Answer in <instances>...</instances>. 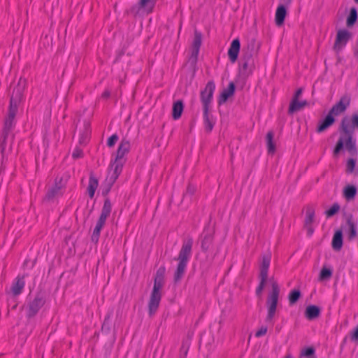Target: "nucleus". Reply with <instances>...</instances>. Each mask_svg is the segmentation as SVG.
I'll return each instance as SVG.
<instances>
[{
  "mask_svg": "<svg viewBox=\"0 0 358 358\" xmlns=\"http://www.w3.org/2000/svg\"><path fill=\"white\" fill-rule=\"evenodd\" d=\"M62 186L56 183L52 187H51L47 192L45 199L51 201L55 198L62 195Z\"/></svg>",
  "mask_w": 358,
  "mask_h": 358,
  "instance_id": "29",
  "label": "nucleus"
},
{
  "mask_svg": "<svg viewBox=\"0 0 358 358\" xmlns=\"http://www.w3.org/2000/svg\"><path fill=\"white\" fill-rule=\"evenodd\" d=\"M259 45L257 43L255 39L249 41L245 46L242 49L241 60H245L250 62H255V56L257 54Z\"/></svg>",
  "mask_w": 358,
  "mask_h": 358,
  "instance_id": "9",
  "label": "nucleus"
},
{
  "mask_svg": "<svg viewBox=\"0 0 358 358\" xmlns=\"http://www.w3.org/2000/svg\"><path fill=\"white\" fill-rule=\"evenodd\" d=\"M308 105L307 101H299V100H292L289 109L288 113L293 114L295 112L301 110L303 107Z\"/></svg>",
  "mask_w": 358,
  "mask_h": 358,
  "instance_id": "27",
  "label": "nucleus"
},
{
  "mask_svg": "<svg viewBox=\"0 0 358 358\" xmlns=\"http://www.w3.org/2000/svg\"><path fill=\"white\" fill-rule=\"evenodd\" d=\"M112 209V205L108 198H106L104 201L101 213L98 220V222L105 224L107 217L110 215Z\"/></svg>",
  "mask_w": 358,
  "mask_h": 358,
  "instance_id": "22",
  "label": "nucleus"
},
{
  "mask_svg": "<svg viewBox=\"0 0 358 358\" xmlns=\"http://www.w3.org/2000/svg\"><path fill=\"white\" fill-rule=\"evenodd\" d=\"M308 230V234L309 236H311L313 233V229L311 227V225H309L308 227H305Z\"/></svg>",
  "mask_w": 358,
  "mask_h": 358,
  "instance_id": "50",
  "label": "nucleus"
},
{
  "mask_svg": "<svg viewBox=\"0 0 358 358\" xmlns=\"http://www.w3.org/2000/svg\"><path fill=\"white\" fill-rule=\"evenodd\" d=\"M301 296V293L299 289L292 290L288 295L289 305L292 306L295 304L299 301Z\"/></svg>",
  "mask_w": 358,
  "mask_h": 358,
  "instance_id": "37",
  "label": "nucleus"
},
{
  "mask_svg": "<svg viewBox=\"0 0 358 358\" xmlns=\"http://www.w3.org/2000/svg\"><path fill=\"white\" fill-rule=\"evenodd\" d=\"M335 122V118L331 115L329 113L327 114V115L321 120L318 126L317 127V133H322L326 129H327L329 127H331L334 123Z\"/></svg>",
  "mask_w": 358,
  "mask_h": 358,
  "instance_id": "21",
  "label": "nucleus"
},
{
  "mask_svg": "<svg viewBox=\"0 0 358 358\" xmlns=\"http://www.w3.org/2000/svg\"><path fill=\"white\" fill-rule=\"evenodd\" d=\"M352 36V34L347 29H341L338 30L334 45V50L337 52H340L351 39Z\"/></svg>",
  "mask_w": 358,
  "mask_h": 358,
  "instance_id": "13",
  "label": "nucleus"
},
{
  "mask_svg": "<svg viewBox=\"0 0 358 358\" xmlns=\"http://www.w3.org/2000/svg\"><path fill=\"white\" fill-rule=\"evenodd\" d=\"M236 87L233 82L229 83L228 87L223 90L218 98V105L224 103L227 99L231 96L235 92Z\"/></svg>",
  "mask_w": 358,
  "mask_h": 358,
  "instance_id": "19",
  "label": "nucleus"
},
{
  "mask_svg": "<svg viewBox=\"0 0 358 358\" xmlns=\"http://www.w3.org/2000/svg\"><path fill=\"white\" fill-rule=\"evenodd\" d=\"M287 15V6L284 5H279L275 12V24L278 26L283 24L285 17Z\"/></svg>",
  "mask_w": 358,
  "mask_h": 358,
  "instance_id": "26",
  "label": "nucleus"
},
{
  "mask_svg": "<svg viewBox=\"0 0 358 358\" xmlns=\"http://www.w3.org/2000/svg\"><path fill=\"white\" fill-rule=\"evenodd\" d=\"M271 255L267 254L262 256V262L260 266L259 278L260 282L256 289V294L258 296L262 295L268 278V271L270 266Z\"/></svg>",
  "mask_w": 358,
  "mask_h": 358,
  "instance_id": "7",
  "label": "nucleus"
},
{
  "mask_svg": "<svg viewBox=\"0 0 358 358\" xmlns=\"http://www.w3.org/2000/svg\"><path fill=\"white\" fill-rule=\"evenodd\" d=\"M99 182L97 178H95L92 174H91L89 178V184L87 187L88 195L91 199L94 197Z\"/></svg>",
  "mask_w": 358,
  "mask_h": 358,
  "instance_id": "30",
  "label": "nucleus"
},
{
  "mask_svg": "<svg viewBox=\"0 0 358 358\" xmlns=\"http://www.w3.org/2000/svg\"><path fill=\"white\" fill-rule=\"evenodd\" d=\"M214 231L208 227H205L202 234L200 236L201 248L202 252H206L210 250L213 245Z\"/></svg>",
  "mask_w": 358,
  "mask_h": 358,
  "instance_id": "14",
  "label": "nucleus"
},
{
  "mask_svg": "<svg viewBox=\"0 0 358 358\" xmlns=\"http://www.w3.org/2000/svg\"><path fill=\"white\" fill-rule=\"evenodd\" d=\"M356 3H358V0H354Z\"/></svg>",
  "mask_w": 358,
  "mask_h": 358,
  "instance_id": "54",
  "label": "nucleus"
},
{
  "mask_svg": "<svg viewBox=\"0 0 358 358\" xmlns=\"http://www.w3.org/2000/svg\"><path fill=\"white\" fill-rule=\"evenodd\" d=\"M358 18L357 10L355 7L350 8V13L347 17L346 26L350 28L355 25Z\"/></svg>",
  "mask_w": 358,
  "mask_h": 358,
  "instance_id": "33",
  "label": "nucleus"
},
{
  "mask_svg": "<svg viewBox=\"0 0 358 358\" xmlns=\"http://www.w3.org/2000/svg\"><path fill=\"white\" fill-rule=\"evenodd\" d=\"M284 358H292V356L290 354H287Z\"/></svg>",
  "mask_w": 358,
  "mask_h": 358,
  "instance_id": "52",
  "label": "nucleus"
},
{
  "mask_svg": "<svg viewBox=\"0 0 358 358\" xmlns=\"http://www.w3.org/2000/svg\"><path fill=\"white\" fill-rule=\"evenodd\" d=\"M118 139H119V137L116 134L112 135L110 137L108 138V139L107 141V145L110 148L114 146L115 144L118 141Z\"/></svg>",
  "mask_w": 358,
  "mask_h": 358,
  "instance_id": "44",
  "label": "nucleus"
},
{
  "mask_svg": "<svg viewBox=\"0 0 358 358\" xmlns=\"http://www.w3.org/2000/svg\"><path fill=\"white\" fill-rule=\"evenodd\" d=\"M165 267L161 266L156 272L153 288L148 301V313L152 316L157 312L162 299L160 289L164 285Z\"/></svg>",
  "mask_w": 358,
  "mask_h": 358,
  "instance_id": "4",
  "label": "nucleus"
},
{
  "mask_svg": "<svg viewBox=\"0 0 358 358\" xmlns=\"http://www.w3.org/2000/svg\"><path fill=\"white\" fill-rule=\"evenodd\" d=\"M195 192V187L192 185H189L187 188L186 193L185 194V197H187L188 196H191L194 194Z\"/></svg>",
  "mask_w": 358,
  "mask_h": 358,
  "instance_id": "47",
  "label": "nucleus"
},
{
  "mask_svg": "<svg viewBox=\"0 0 358 358\" xmlns=\"http://www.w3.org/2000/svg\"><path fill=\"white\" fill-rule=\"evenodd\" d=\"M259 358H262V357H259Z\"/></svg>",
  "mask_w": 358,
  "mask_h": 358,
  "instance_id": "55",
  "label": "nucleus"
},
{
  "mask_svg": "<svg viewBox=\"0 0 358 358\" xmlns=\"http://www.w3.org/2000/svg\"><path fill=\"white\" fill-rule=\"evenodd\" d=\"M315 349L313 346L305 348L300 352V357H310L315 355Z\"/></svg>",
  "mask_w": 358,
  "mask_h": 358,
  "instance_id": "40",
  "label": "nucleus"
},
{
  "mask_svg": "<svg viewBox=\"0 0 358 358\" xmlns=\"http://www.w3.org/2000/svg\"><path fill=\"white\" fill-rule=\"evenodd\" d=\"M24 275H18L15 278L10 287V292L14 296L20 295L25 285Z\"/></svg>",
  "mask_w": 358,
  "mask_h": 358,
  "instance_id": "17",
  "label": "nucleus"
},
{
  "mask_svg": "<svg viewBox=\"0 0 358 358\" xmlns=\"http://www.w3.org/2000/svg\"><path fill=\"white\" fill-rule=\"evenodd\" d=\"M110 92H109V91H108V90H106V91H104V92H103V93L102 94V96H103V98L107 99V98H108V97L110 96Z\"/></svg>",
  "mask_w": 358,
  "mask_h": 358,
  "instance_id": "51",
  "label": "nucleus"
},
{
  "mask_svg": "<svg viewBox=\"0 0 358 358\" xmlns=\"http://www.w3.org/2000/svg\"><path fill=\"white\" fill-rule=\"evenodd\" d=\"M193 243V239L190 236L185 238L182 241V247L179 251L177 258H176L178 262V264L173 276L175 282L180 281L184 276L187 263L192 256Z\"/></svg>",
  "mask_w": 358,
  "mask_h": 358,
  "instance_id": "3",
  "label": "nucleus"
},
{
  "mask_svg": "<svg viewBox=\"0 0 358 358\" xmlns=\"http://www.w3.org/2000/svg\"><path fill=\"white\" fill-rule=\"evenodd\" d=\"M280 4L284 5V6H288L291 4L292 0H280Z\"/></svg>",
  "mask_w": 358,
  "mask_h": 358,
  "instance_id": "49",
  "label": "nucleus"
},
{
  "mask_svg": "<svg viewBox=\"0 0 358 358\" xmlns=\"http://www.w3.org/2000/svg\"><path fill=\"white\" fill-rule=\"evenodd\" d=\"M184 105L182 100H178L173 103L172 108V117L174 120L179 119L182 113Z\"/></svg>",
  "mask_w": 358,
  "mask_h": 358,
  "instance_id": "28",
  "label": "nucleus"
},
{
  "mask_svg": "<svg viewBox=\"0 0 358 358\" xmlns=\"http://www.w3.org/2000/svg\"><path fill=\"white\" fill-rule=\"evenodd\" d=\"M346 340H347V337H345V338L343 339V343H345V342H346Z\"/></svg>",
  "mask_w": 358,
  "mask_h": 358,
  "instance_id": "53",
  "label": "nucleus"
},
{
  "mask_svg": "<svg viewBox=\"0 0 358 358\" xmlns=\"http://www.w3.org/2000/svg\"><path fill=\"white\" fill-rule=\"evenodd\" d=\"M120 165L116 166L115 169H109L108 172V176L105 179L103 186H102V195L106 196L110 191V189L113 184L115 182L116 180L119 177L120 173Z\"/></svg>",
  "mask_w": 358,
  "mask_h": 358,
  "instance_id": "10",
  "label": "nucleus"
},
{
  "mask_svg": "<svg viewBox=\"0 0 358 358\" xmlns=\"http://www.w3.org/2000/svg\"><path fill=\"white\" fill-rule=\"evenodd\" d=\"M315 220V208L312 206H307L306 208V217L304 227L311 225Z\"/></svg>",
  "mask_w": 358,
  "mask_h": 358,
  "instance_id": "31",
  "label": "nucleus"
},
{
  "mask_svg": "<svg viewBox=\"0 0 358 358\" xmlns=\"http://www.w3.org/2000/svg\"><path fill=\"white\" fill-rule=\"evenodd\" d=\"M73 159H78L83 157V150L78 148H75L72 153Z\"/></svg>",
  "mask_w": 358,
  "mask_h": 358,
  "instance_id": "45",
  "label": "nucleus"
},
{
  "mask_svg": "<svg viewBox=\"0 0 358 358\" xmlns=\"http://www.w3.org/2000/svg\"><path fill=\"white\" fill-rule=\"evenodd\" d=\"M90 134V124L87 122L84 123V131L81 134L80 139H79V143L80 144H85Z\"/></svg>",
  "mask_w": 358,
  "mask_h": 358,
  "instance_id": "39",
  "label": "nucleus"
},
{
  "mask_svg": "<svg viewBox=\"0 0 358 358\" xmlns=\"http://www.w3.org/2000/svg\"><path fill=\"white\" fill-rule=\"evenodd\" d=\"M266 145L268 153H274L275 151V145L273 142V132L270 131L267 133L266 136Z\"/></svg>",
  "mask_w": 358,
  "mask_h": 358,
  "instance_id": "36",
  "label": "nucleus"
},
{
  "mask_svg": "<svg viewBox=\"0 0 358 358\" xmlns=\"http://www.w3.org/2000/svg\"><path fill=\"white\" fill-rule=\"evenodd\" d=\"M302 92H303V89H302V88H299V89H298V90L296 91V92H295V94H294V97H293L292 100H299V96L301 95Z\"/></svg>",
  "mask_w": 358,
  "mask_h": 358,
  "instance_id": "48",
  "label": "nucleus"
},
{
  "mask_svg": "<svg viewBox=\"0 0 358 358\" xmlns=\"http://www.w3.org/2000/svg\"><path fill=\"white\" fill-rule=\"evenodd\" d=\"M255 66V62L241 60V73L245 76H248L252 73Z\"/></svg>",
  "mask_w": 358,
  "mask_h": 358,
  "instance_id": "32",
  "label": "nucleus"
},
{
  "mask_svg": "<svg viewBox=\"0 0 358 358\" xmlns=\"http://www.w3.org/2000/svg\"><path fill=\"white\" fill-rule=\"evenodd\" d=\"M45 302V300L41 294H36L34 299L28 303L27 308V317L31 318L34 317L43 306Z\"/></svg>",
  "mask_w": 358,
  "mask_h": 358,
  "instance_id": "12",
  "label": "nucleus"
},
{
  "mask_svg": "<svg viewBox=\"0 0 358 358\" xmlns=\"http://www.w3.org/2000/svg\"><path fill=\"white\" fill-rule=\"evenodd\" d=\"M157 0H138V4L133 6L129 12L136 15L141 10L147 14L152 13Z\"/></svg>",
  "mask_w": 358,
  "mask_h": 358,
  "instance_id": "11",
  "label": "nucleus"
},
{
  "mask_svg": "<svg viewBox=\"0 0 358 358\" xmlns=\"http://www.w3.org/2000/svg\"><path fill=\"white\" fill-rule=\"evenodd\" d=\"M321 313L320 308L315 305H310L306 307L305 311V317L308 320H313L317 318Z\"/></svg>",
  "mask_w": 358,
  "mask_h": 358,
  "instance_id": "25",
  "label": "nucleus"
},
{
  "mask_svg": "<svg viewBox=\"0 0 358 358\" xmlns=\"http://www.w3.org/2000/svg\"><path fill=\"white\" fill-rule=\"evenodd\" d=\"M332 275V271L330 268H322L320 273V280H325L330 278Z\"/></svg>",
  "mask_w": 358,
  "mask_h": 358,
  "instance_id": "42",
  "label": "nucleus"
},
{
  "mask_svg": "<svg viewBox=\"0 0 358 358\" xmlns=\"http://www.w3.org/2000/svg\"><path fill=\"white\" fill-rule=\"evenodd\" d=\"M215 90V84L213 80H210L207 83L205 88L201 91L200 99L203 106V110H210V104L213 101Z\"/></svg>",
  "mask_w": 358,
  "mask_h": 358,
  "instance_id": "8",
  "label": "nucleus"
},
{
  "mask_svg": "<svg viewBox=\"0 0 358 358\" xmlns=\"http://www.w3.org/2000/svg\"><path fill=\"white\" fill-rule=\"evenodd\" d=\"M267 332V327H262L256 333L255 336L256 337H261L262 336H264Z\"/></svg>",
  "mask_w": 358,
  "mask_h": 358,
  "instance_id": "46",
  "label": "nucleus"
},
{
  "mask_svg": "<svg viewBox=\"0 0 358 358\" xmlns=\"http://www.w3.org/2000/svg\"><path fill=\"white\" fill-rule=\"evenodd\" d=\"M355 164L356 162L354 159H349L347 162L346 171L350 173H352L355 167Z\"/></svg>",
  "mask_w": 358,
  "mask_h": 358,
  "instance_id": "43",
  "label": "nucleus"
},
{
  "mask_svg": "<svg viewBox=\"0 0 358 358\" xmlns=\"http://www.w3.org/2000/svg\"><path fill=\"white\" fill-rule=\"evenodd\" d=\"M104 226L103 224H101L100 222H96V224L95 226V228L94 229L91 239L92 241L96 243L99 241L100 232L103 227Z\"/></svg>",
  "mask_w": 358,
  "mask_h": 358,
  "instance_id": "38",
  "label": "nucleus"
},
{
  "mask_svg": "<svg viewBox=\"0 0 358 358\" xmlns=\"http://www.w3.org/2000/svg\"><path fill=\"white\" fill-rule=\"evenodd\" d=\"M191 340L192 336L190 335H187V338L182 341L180 348V358L186 357L191 345Z\"/></svg>",
  "mask_w": 358,
  "mask_h": 358,
  "instance_id": "35",
  "label": "nucleus"
},
{
  "mask_svg": "<svg viewBox=\"0 0 358 358\" xmlns=\"http://www.w3.org/2000/svg\"><path fill=\"white\" fill-rule=\"evenodd\" d=\"M201 43L202 34L201 32L195 29L194 32V40L192 45V54L189 57V62L192 64H195L197 62Z\"/></svg>",
  "mask_w": 358,
  "mask_h": 358,
  "instance_id": "16",
  "label": "nucleus"
},
{
  "mask_svg": "<svg viewBox=\"0 0 358 358\" xmlns=\"http://www.w3.org/2000/svg\"><path fill=\"white\" fill-rule=\"evenodd\" d=\"M130 150V142L126 138L122 139L116 152V156L113 161L110 162V169H115L116 166L120 165V173L122 171L124 160L123 157L129 152Z\"/></svg>",
  "mask_w": 358,
  "mask_h": 358,
  "instance_id": "6",
  "label": "nucleus"
},
{
  "mask_svg": "<svg viewBox=\"0 0 358 358\" xmlns=\"http://www.w3.org/2000/svg\"><path fill=\"white\" fill-rule=\"evenodd\" d=\"M340 210V205L338 203H334L331 207L325 212L327 217H331L336 214Z\"/></svg>",
  "mask_w": 358,
  "mask_h": 358,
  "instance_id": "41",
  "label": "nucleus"
},
{
  "mask_svg": "<svg viewBox=\"0 0 358 358\" xmlns=\"http://www.w3.org/2000/svg\"><path fill=\"white\" fill-rule=\"evenodd\" d=\"M203 113L205 131L207 133H210L215 126V120L213 116L210 114V110H203Z\"/></svg>",
  "mask_w": 358,
  "mask_h": 358,
  "instance_id": "20",
  "label": "nucleus"
},
{
  "mask_svg": "<svg viewBox=\"0 0 358 358\" xmlns=\"http://www.w3.org/2000/svg\"><path fill=\"white\" fill-rule=\"evenodd\" d=\"M27 85V80L20 78L17 84L13 90L10 98V103L8 108V113L4 122L3 129L2 132V141L0 145V149L3 153L6 148V141L9 133L12 131L15 126V117L18 110V106L23 98V92Z\"/></svg>",
  "mask_w": 358,
  "mask_h": 358,
  "instance_id": "2",
  "label": "nucleus"
},
{
  "mask_svg": "<svg viewBox=\"0 0 358 358\" xmlns=\"http://www.w3.org/2000/svg\"><path fill=\"white\" fill-rule=\"evenodd\" d=\"M241 49L240 40L237 38L234 39L228 50V56L231 63L236 62Z\"/></svg>",
  "mask_w": 358,
  "mask_h": 358,
  "instance_id": "18",
  "label": "nucleus"
},
{
  "mask_svg": "<svg viewBox=\"0 0 358 358\" xmlns=\"http://www.w3.org/2000/svg\"><path fill=\"white\" fill-rule=\"evenodd\" d=\"M343 239L341 229H338L334 234L331 246L335 251H340L343 247Z\"/></svg>",
  "mask_w": 358,
  "mask_h": 358,
  "instance_id": "24",
  "label": "nucleus"
},
{
  "mask_svg": "<svg viewBox=\"0 0 358 358\" xmlns=\"http://www.w3.org/2000/svg\"><path fill=\"white\" fill-rule=\"evenodd\" d=\"M350 104V97L348 95H344L341 96L340 100L332 106L329 113L333 115V117L338 116L345 113Z\"/></svg>",
  "mask_w": 358,
  "mask_h": 358,
  "instance_id": "15",
  "label": "nucleus"
},
{
  "mask_svg": "<svg viewBox=\"0 0 358 358\" xmlns=\"http://www.w3.org/2000/svg\"><path fill=\"white\" fill-rule=\"evenodd\" d=\"M357 193V187L352 185H348L345 187L343 189V196L348 200L350 201L355 199Z\"/></svg>",
  "mask_w": 358,
  "mask_h": 358,
  "instance_id": "34",
  "label": "nucleus"
},
{
  "mask_svg": "<svg viewBox=\"0 0 358 358\" xmlns=\"http://www.w3.org/2000/svg\"><path fill=\"white\" fill-rule=\"evenodd\" d=\"M355 128H358V113L352 114L350 118L348 116L342 118L338 129L340 136L333 152L334 156H337L344 146L350 154L357 152L356 140L354 138Z\"/></svg>",
  "mask_w": 358,
  "mask_h": 358,
  "instance_id": "1",
  "label": "nucleus"
},
{
  "mask_svg": "<svg viewBox=\"0 0 358 358\" xmlns=\"http://www.w3.org/2000/svg\"><path fill=\"white\" fill-rule=\"evenodd\" d=\"M346 224L348 227V239L353 240L357 236V223L353 220L352 215L348 216Z\"/></svg>",
  "mask_w": 358,
  "mask_h": 358,
  "instance_id": "23",
  "label": "nucleus"
},
{
  "mask_svg": "<svg viewBox=\"0 0 358 358\" xmlns=\"http://www.w3.org/2000/svg\"><path fill=\"white\" fill-rule=\"evenodd\" d=\"M271 282V291L266 299L267 315L266 322H271L275 316L280 294V287L278 282L273 279L270 280Z\"/></svg>",
  "mask_w": 358,
  "mask_h": 358,
  "instance_id": "5",
  "label": "nucleus"
}]
</instances>
